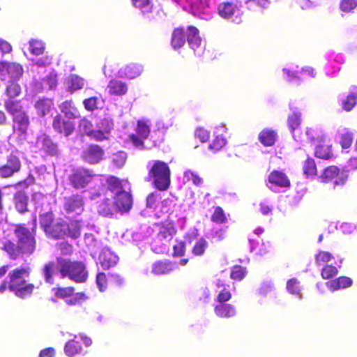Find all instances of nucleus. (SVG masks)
<instances>
[{"label":"nucleus","mask_w":357,"mask_h":357,"mask_svg":"<svg viewBox=\"0 0 357 357\" xmlns=\"http://www.w3.org/2000/svg\"><path fill=\"white\" fill-rule=\"evenodd\" d=\"M54 215L52 211H47L39 215V223L45 234L48 232L54 224Z\"/></svg>","instance_id":"nucleus-33"},{"label":"nucleus","mask_w":357,"mask_h":357,"mask_svg":"<svg viewBox=\"0 0 357 357\" xmlns=\"http://www.w3.org/2000/svg\"><path fill=\"white\" fill-rule=\"evenodd\" d=\"M54 295L58 298L64 299L74 294L75 289L72 287H56L53 289Z\"/></svg>","instance_id":"nucleus-47"},{"label":"nucleus","mask_w":357,"mask_h":357,"mask_svg":"<svg viewBox=\"0 0 357 357\" xmlns=\"http://www.w3.org/2000/svg\"><path fill=\"white\" fill-rule=\"evenodd\" d=\"M305 134L307 139L312 143H324L326 142V135L322 130H315L312 128H307Z\"/></svg>","instance_id":"nucleus-43"},{"label":"nucleus","mask_w":357,"mask_h":357,"mask_svg":"<svg viewBox=\"0 0 357 357\" xmlns=\"http://www.w3.org/2000/svg\"><path fill=\"white\" fill-rule=\"evenodd\" d=\"M22 66L16 63L5 61H0V79L6 80L8 79L6 92L8 98H14L21 93V86L18 84L23 75Z\"/></svg>","instance_id":"nucleus-4"},{"label":"nucleus","mask_w":357,"mask_h":357,"mask_svg":"<svg viewBox=\"0 0 357 357\" xmlns=\"http://www.w3.org/2000/svg\"><path fill=\"white\" fill-rule=\"evenodd\" d=\"M59 271L61 278L68 277L75 282H84L88 278V273L82 262L71 261L63 259H58Z\"/></svg>","instance_id":"nucleus-8"},{"label":"nucleus","mask_w":357,"mask_h":357,"mask_svg":"<svg viewBox=\"0 0 357 357\" xmlns=\"http://www.w3.org/2000/svg\"><path fill=\"white\" fill-rule=\"evenodd\" d=\"M109 93L112 95L122 96L127 93L128 86L126 83L116 79H112L108 84Z\"/></svg>","instance_id":"nucleus-38"},{"label":"nucleus","mask_w":357,"mask_h":357,"mask_svg":"<svg viewBox=\"0 0 357 357\" xmlns=\"http://www.w3.org/2000/svg\"><path fill=\"white\" fill-rule=\"evenodd\" d=\"M211 220L218 223H223L226 221L227 219L222 208L218 206L215 208L214 213L212 215Z\"/></svg>","instance_id":"nucleus-63"},{"label":"nucleus","mask_w":357,"mask_h":357,"mask_svg":"<svg viewBox=\"0 0 357 357\" xmlns=\"http://www.w3.org/2000/svg\"><path fill=\"white\" fill-rule=\"evenodd\" d=\"M68 89L67 91L70 93H74L77 90L82 89L84 86V79L77 75L72 74L67 79Z\"/></svg>","instance_id":"nucleus-36"},{"label":"nucleus","mask_w":357,"mask_h":357,"mask_svg":"<svg viewBox=\"0 0 357 357\" xmlns=\"http://www.w3.org/2000/svg\"><path fill=\"white\" fill-rule=\"evenodd\" d=\"M30 274L31 268L29 267L16 268L9 272L7 279L9 280L10 291L17 297L24 299L33 293L35 285L25 280Z\"/></svg>","instance_id":"nucleus-3"},{"label":"nucleus","mask_w":357,"mask_h":357,"mask_svg":"<svg viewBox=\"0 0 357 357\" xmlns=\"http://www.w3.org/2000/svg\"><path fill=\"white\" fill-rule=\"evenodd\" d=\"M333 256L331 253L324 251L319 252L316 255V263L318 265H321L324 263H327L333 259Z\"/></svg>","instance_id":"nucleus-62"},{"label":"nucleus","mask_w":357,"mask_h":357,"mask_svg":"<svg viewBox=\"0 0 357 357\" xmlns=\"http://www.w3.org/2000/svg\"><path fill=\"white\" fill-rule=\"evenodd\" d=\"M198 230L196 228L190 229L188 233L184 236V241L181 242L178 245H185L186 244H191L192 240L196 239L198 236Z\"/></svg>","instance_id":"nucleus-60"},{"label":"nucleus","mask_w":357,"mask_h":357,"mask_svg":"<svg viewBox=\"0 0 357 357\" xmlns=\"http://www.w3.org/2000/svg\"><path fill=\"white\" fill-rule=\"evenodd\" d=\"M231 298V294L229 288H223L218 293L216 297L217 302L220 303H225Z\"/></svg>","instance_id":"nucleus-61"},{"label":"nucleus","mask_w":357,"mask_h":357,"mask_svg":"<svg viewBox=\"0 0 357 357\" xmlns=\"http://www.w3.org/2000/svg\"><path fill=\"white\" fill-rule=\"evenodd\" d=\"M143 67L136 63L127 65L125 68H121L117 72V77L120 78L134 79L138 77L142 72Z\"/></svg>","instance_id":"nucleus-28"},{"label":"nucleus","mask_w":357,"mask_h":357,"mask_svg":"<svg viewBox=\"0 0 357 357\" xmlns=\"http://www.w3.org/2000/svg\"><path fill=\"white\" fill-rule=\"evenodd\" d=\"M58 266L54 261H49L43 266V272L46 283L52 284L54 283V275L58 270Z\"/></svg>","instance_id":"nucleus-39"},{"label":"nucleus","mask_w":357,"mask_h":357,"mask_svg":"<svg viewBox=\"0 0 357 357\" xmlns=\"http://www.w3.org/2000/svg\"><path fill=\"white\" fill-rule=\"evenodd\" d=\"M112 163L117 168H121L127 159V153L125 151H119L113 153L112 157Z\"/></svg>","instance_id":"nucleus-46"},{"label":"nucleus","mask_w":357,"mask_h":357,"mask_svg":"<svg viewBox=\"0 0 357 357\" xmlns=\"http://www.w3.org/2000/svg\"><path fill=\"white\" fill-rule=\"evenodd\" d=\"M118 255L109 247H102L99 252L98 260L104 270L114 267L119 262Z\"/></svg>","instance_id":"nucleus-20"},{"label":"nucleus","mask_w":357,"mask_h":357,"mask_svg":"<svg viewBox=\"0 0 357 357\" xmlns=\"http://www.w3.org/2000/svg\"><path fill=\"white\" fill-rule=\"evenodd\" d=\"M29 49L33 54L38 56L43 53L45 47L41 41L32 39L29 42Z\"/></svg>","instance_id":"nucleus-55"},{"label":"nucleus","mask_w":357,"mask_h":357,"mask_svg":"<svg viewBox=\"0 0 357 357\" xmlns=\"http://www.w3.org/2000/svg\"><path fill=\"white\" fill-rule=\"evenodd\" d=\"M327 63L324 67L325 73L327 76L335 77L340 71V67L338 66L344 62L342 54H335V52H330L327 53Z\"/></svg>","instance_id":"nucleus-21"},{"label":"nucleus","mask_w":357,"mask_h":357,"mask_svg":"<svg viewBox=\"0 0 357 357\" xmlns=\"http://www.w3.org/2000/svg\"><path fill=\"white\" fill-rule=\"evenodd\" d=\"M83 104L85 109L88 111L93 112L96 110V113H98L100 110L105 109H103V100L96 96L85 99L83 101Z\"/></svg>","instance_id":"nucleus-37"},{"label":"nucleus","mask_w":357,"mask_h":357,"mask_svg":"<svg viewBox=\"0 0 357 357\" xmlns=\"http://www.w3.org/2000/svg\"><path fill=\"white\" fill-rule=\"evenodd\" d=\"M321 144L322 143H319V144L317 145L315 147V157L324 160L331 159L333 156L332 153L331 146H324Z\"/></svg>","instance_id":"nucleus-42"},{"label":"nucleus","mask_w":357,"mask_h":357,"mask_svg":"<svg viewBox=\"0 0 357 357\" xmlns=\"http://www.w3.org/2000/svg\"><path fill=\"white\" fill-rule=\"evenodd\" d=\"M287 289L290 294L298 295L301 291L298 280L294 278L289 279L287 282Z\"/></svg>","instance_id":"nucleus-57"},{"label":"nucleus","mask_w":357,"mask_h":357,"mask_svg":"<svg viewBox=\"0 0 357 357\" xmlns=\"http://www.w3.org/2000/svg\"><path fill=\"white\" fill-rule=\"evenodd\" d=\"M352 280L346 276H340L335 280H332L326 283L327 287L332 291L341 289L347 288L352 284Z\"/></svg>","instance_id":"nucleus-30"},{"label":"nucleus","mask_w":357,"mask_h":357,"mask_svg":"<svg viewBox=\"0 0 357 357\" xmlns=\"http://www.w3.org/2000/svg\"><path fill=\"white\" fill-rule=\"evenodd\" d=\"M37 143L41 146V149L51 156H58L59 153L58 144L52 139L50 136L42 133L37 137Z\"/></svg>","instance_id":"nucleus-23"},{"label":"nucleus","mask_w":357,"mask_h":357,"mask_svg":"<svg viewBox=\"0 0 357 357\" xmlns=\"http://www.w3.org/2000/svg\"><path fill=\"white\" fill-rule=\"evenodd\" d=\"M80 229L81 225L77 220L68 223L62 219H59L45 234L48 238L53 239L70 238L75 240L80 236Z\"/></svg>","instance_id":"nucleus-7"},{"label":"nucleus","mask_w":357,"mask_h":357,"mask_svg":"<svg viewBox=\"0 0 357 357\" xmlns=\"http://www.w3.org/2000/svg\"><path fill=\"white\" fill-rule=\"evenodd\" d=\"M29 197L25 191L20 190L14 194L13 201L15 207L17 212L20 214H24L29 211L28 203Z\"/></svg>","instance_id":"nucleus-27"},{"label":"nucleus","mask_w":357,"mask_h":357,"mask_svg":"<svg viewBox=\"0 0 357 357\" xmlns=\"http://www.w3.org/2000/svg\"><path fill=\"white\" fill-rule=\"evenodd\" d=\"M174 268V265L170 262L159 261L153 264L152 273L156 275H167Z\"/></svg>","instance_id":"nucleus-35"},{"label":"nucleus","mask_w":357,"mask_h":357,"mask_svg":"<svg viewBox=\"0 0 357 357\" xmlns=\"http://www.w3.org/2000/svg\"><path fill=\"white\" fill-rule=\"evenodd\" d=\"M349 171L347 169H340L336 166H329L325 168L323 170L321 175L319 178L321 182L328 183L333 178H335L334 181V185H340L342 186L345 184L349 174Z\"/></svg>","instance_id":"nucleus-13"},{"label":"nucleus","mask_w":357,"mask_h":357,"mask_svg":"<svg viewBox=\"0 0 357 357\" xmlns=\"http://www.w3.org/2000/svg\"><path fill=\"white\" fill-rule=\"evenodd\" d=\"M87 299V296L83 292H79L74 294L72 297L67 300L66 303L70 306H75L80 305L82 301H86Z\"/></svg>","instance_id":"nucleus-56"},{"label":"nucleus","mask_w":357,"mask_h":357,"mask_svg":"<svg viewBox=\"0 0 357 357\" xmlns=\"http://www.w3.org/2000/svg\"><path fill=\"white\" fill-rule=\"evenodd\" d=\"M24 247H4V249L9 254L10 258L12 259H17L23 256Z\"/></svg>","instance_id":"nucleus-58"},{"label":"nucleus","mask_w":357,"mask_h":357,"mask_svg":"<svg viewBox=\"0 0 357 357\" xmlns=\"http://www.w3.org/2000/svg\"><path fill=\"white\" fill-rule=\"evenodd\" d=\"M136 132L137 135L144 137V139H148L150 135V128L143 121H138L136 128Z\"/></svg>","instance_id":"nucleus-54"},{"label":"nucleus","mask_w":357,"mask_h":357,"mask_svg":"<svg viewBox=\"0 0 357 357\" xmlns=\"http://www.w3.org/2000/svg\"><path fill=\"white\" fill-rule=\"evenodd\" d=\"M215 314L220 318H231L236 314V310L234 305L227 303H220L214 307Z\"/></svg>","instance_id":"nucleus-31"},{"label":"nucleus","mask_w":357,"mask_h":357,"mask_svg":"<svg viewBox=\"0 0 357 357\" xmlns=\"http://www.w3.org/2000/svg\"><path fill=\"white\" fill-rule=\"evenodd\" d=\"M241 3L238 1H223L217 6L218 14L225 20L240 24L242 22L243 12Z\"/></svg>","instance_id":"nucleus-12"},{"label":"nucleus","mask_w":357,"mask_h":357,"mask_svg":"<svg viewBox=\"0 0 357 357\" xmlns=\"http://www.w3.org/2000/svg\"><path fill=\"white\" fill-rule=\"evenodd\" d=\"M268 181L270 183L275 185L274 187H269V188L275 192H278L277 190L278 187L285 188L290 187V181L287 176L280 171L274 170L269 175Z\"/></svg>","instance_id":"nucleus-24"},{"label":"nucleus","mask_w":357,"mask_h":357,"mask_svg":"<svg viewBox=\"0 0 357 357\" xmlns=\"http://www.w3.org/2000/svg\"><path fill=\"white\" fill-rule=\"evenodd\" d=\"M108 189L113 194V199H105L98 206L99 215L107 218H116L128 213L132 206V197L122 187L120 180L115 176H110L107 180Z\"/></svg>","instance_id":"nucleus-1"},{"label":"nucleus","mask_w":357,"mask_h":357,"mask_svg":"<svg viewBox=\"0 0 357 357\" xmlns=\"http://www.w3.org/2000/svg\"><path fill=\"white\" fill-rule=\"evenodd\" d=\"M44 84L48 85L49 89L52 90L54 89L57 86V74L56 71L52 69L45 77L43 78Z\"/></svg>","instance_id":"nucleus-52"},{"label":"nucleus","mask_w":357,"mask_h":357,"mask_svg":"<svg viewBox=\"0 0 357 357\" xmlns=\"http://www.w3.org/2000/svg\"><path fill=\"white\" fill-rule=\"evenodd\" d=\"M195 135L196 137L199 138L202 142H206L209 139L210 133L202 128H198L195 132Z\"/></svg>","instance_id":"nucleus-64"},{"label":"nucleus","mask_w":357,"mask_h":357,"mask_svg":"<svg viewBox=\"0 0 357 357\" xmlns=\"http://www.w3.org/2000/svg\"><path fill=\"white\" fill-rule=\"evenodd\" d=\"M92 341L89 337H75L73 339L68 340L64 346V353L68 357H74L76 355L81 354L84 350L83 344L86 347H89Z\"/></svg>","instance_id":"nucleus-15"},{"label":"nucleus","mask_w":357,"mask_h":357,"mask_svg":"<svg viewBox=\"0 0 357 357\" xmlns=\"http://www.w3.org/2000/svg\"><path fill=\"white\" fill-rule=\"evenodd\" d=\"M146 168L149 171L145 181L151 182L160 191H165L170 185L171 171L167 163L161 160H150Z\"/></svg>","instance_id":"nucleus-5"},{"label":"nucleus","mask_w":357,"mask_h":357,"mask_svg":"<svg viewBox=\"0 0 357 357\" xmlns=\"http://www.w3.org/2000/svg\"><path fill=\"white\" fill-rule=\"evenodd\" d=\"M64 208L68 218H73L84 211V201L81 195H75L66 198Z\"/></svg>","instance_id":"nucleus-18"},{"label":"nucleus","mask_w":357,"mask_h":357,"mask_svg":"<svg viewBox=\"0 0 357 357\" xmlns=\"http://www.w3.org/2000/svg\"><path fill=\"white\" fill-rule=\"evenodd\" d=\"M78 128L82 135L91 137L97 141H103L107 139V136L103 133L97 132L96 128H93V123L86 118H83L79 121Z\"/></svg>","instance_id":"nucleus-22"},{"label":"nucleus","mask_w":357,"mask_h":357,"mask_svg":"<svg viewBox=\"0 0 357 357\" xmlns=\"http://www.w3.org/2000/svg\"><path fill=\"white\" fill-rule=\"evenodd\" d=\"M161 199V191L157 190L151 192L146 197V207L149 208H156Z\"/></svg>","instance_id":"nucleus-44"},{"label":"nucleus","mask_w":357,"mask_h":357,"mask_svg":"<svg viewBox=\"0 0 357 357\" xmlns=\"http://www.w3.org/2000/svg\"><path fill=\"white\" fill-rule=\"evenodd\" d=\"M13 119V133L9 139L18 146H22L27 140L28 129L30 126L29 117L26 112L15 115Z\"/></svg>","instance_id":"nucleus-9"},{"label":"nucleus","mask_w":357,"mask_h":357,"mask_svg":"<svg viewBox=\"0 0 357 357\" xmlns=\"http://www.w3.org/2000/svg\"><path fill=\"white\" fill-rule=\"evenodd\" d=\"M175 234L176 229L174 227V224L172 222H170L160 227L158 237L160 241L166 240L167 238L172 239Z\"/></svg>","instance_id":"nucleus-40"},{"label":"nucleus","mask_w":357,"mask_h":357,"mask_svg":"<svg viewBox=\"0 0 357 357\" xmlns=\"http://www.w3.org/2000/svg\"><path fill=\"white\" fill-rule=\"evenodd\" d=\"M289 107L291 112V114L288 116V126L291 132H292L293 138L295 141L298 142V139L296 138V136L294 134V131L301 124V113L299 108L295 106L294 104L291 102H289Z\"/></svg>","instance_id":"nucleus-26"},{"label":"nucleus","mask_w":357,"mask_h":357,"mask_svg":"<svg viewBox=\"0 0 357 357\" xmlns=\"http://www.w3.org/2000/svg\"><path fill=\"white\" fill-rule=\"evenodd\" d=\"M82 160L90 165L100 163L105 158V151L97 144H89L82 152Z\"/></svg>","instance_id":"nucleus-16"},{"label":"nucleus","mask_w":357,"mask_h":357,"mask_svg":"<svg viewBox=\"0 0 357 357\" xmlns=\"http://www.w3.org/2000/svg\"><path fill=\"white\" fill-rule=\"evenodd\" d=\"M227 143V139L222 135H217L213 142L208 145V149L217 152Z\"/></svg>","instance_id":"nucleus-53"},{"label":"nucleus","mask_w":357,"mask_h":357,"mask_svg":"<svg viewBox=\"0 0 357 357\" xmlns=\"http://www.w3.org/2000/svg\"><path fill=\"white\" fill-rule=\"evenodd\" d=\"M4 106L8 113L10 114L12 117L25 112L23 110L21 102L20 100H14V98H8L5 100Z\"/></svg>","instance_id":"nucleus-32"},{"label":"nucleus","mask_w":357,"mask_h":357,"mask_svg":"<svg viewBox=\"0 0 357 357\" xmlns=\"http://www.w3.org/2000/svg\"><path fill=\"white\" fill-rule=\"evenodd\" d=\"M278 138L277 132L268 128L264 129L258 137L259 141L265 146H273Z\"/></svg>","instance_id":"nucleus-29"},{"label":"nucleus","mask_w":357,"mask_h":357,"mask_svg":"<svg viewBox=\"0 0 357 357\" xmlns=\"http://www.w3.org/2000/svg\"><path fill=\"white\" fill-rule=\"evenodd\" d=\"M182 6L183 10L190 13L200 19L209 20L212 13L208 0H172Z\"/></svg>","instance_id":"nucleus-10"},{"label":"nucleus","mask_w":357,"mask_h":357,"mask_svg":"<svg viewBox=\"0 0 357 357\" xmlns=\"http://www.w3.org/2000/svg\"><path fill=\"white\" fill-rule=\"evenodd\" d=\"M94 174L92 171L84 168L75 169L70 176V181L73 188L79 189L85 188L91 181Z\"/></svg>","instance_id":"nucleus-17"},{"label":"nucleus","mask_w":357,"mask_h":357,"mask_svg":"<svg viewBox=\"0 0 357 357\" xmlns=\"http://www.w3.org/2000/svg\"><path fill=\"white\" fill-rule=\"evenodd\" d=\"M61 114L56 110V115L53 119L54 130L66 137L70 136L75 129V119L80 118L79 112L72 100H66L58 105Z\"/></svg>","instance_id":"nucleus-2"},{"label":"nucleus","mask_w":357,"mask_h":357,"mask_svg":"<svg viewBox=\"0 0 357 357\" xmlns=\"http://www.w3.org/2000/svg\"><path fill=\"white\" fill-rule=\"evenodd\" d=\"M337 133L340 139V143L342 149H346L349 148L353 142L354 134L347 128L339 130Z\"/></svg>","instance_id":"nucleus-41"},{"label":"nucleus","mask_w":357,"mask_h":357,"mask_svg":"<svg viewBox=\"0 0 357 357\" xmlns=\"http://www.w3.org/2000/svg\"><path fill=\"white\" fill-rule=\"evenodd\" d=\"M303 172L307 176L316 175L317 167L314 159L307 158L303 165Z\"/></svg>","instance_id":"nucleus-51"},{"label":"nucleus","mask_w":357,"mask_h":357,"mask_svg":"<svg viewBox=\"0 0 357 357\" xmlns=\"http://www.w3.org/2000/svg\"><path fill=\"white\" fill-rule=\"evenodd\" d=\"M190 47L197 54L198 48L201 45L202 39L199 36V31L197 28L193 26H188L186 31L183 28H176L172 34L171 45L174 50H177L182 47L185 41ZM200 55V52H197Z\"/></svg>","instance_id":"nucleus-6"},{"label":"nucleus","mask_w":357,"mask_h":357,"mask_svg":"<svg viewBox=\"0 0 357 357\" xmlns=\"http://www.w3.org/2000/svg\"><path fill=\"white\" fill-rule=\"evenodd\" d=\"M149 140L151 142V144L149 146H146V149H151L153 146H159L161 143L164 141V132L163 131L158 129L153 131L151 135Z\"/></svg>","instance_id":"nucleus-48"},{"label":"nucleus","mask_w":357,"mask_h":357,"mask_svg":"<svg viewBox=\"0 0 357 357\" xmlns=\"http://www.w3.org/2000/svg\"><path fill=\"white\" fill-rule=\"evenodd\" d=\"M107 109L100 110L98 113H96L94 117V123L97 132H102L105 136L113 129L114 122L111 115L107 113Z\"/></svg>","instance_id":"nucleus-19"},{"label":"nucleus","mask_w":357,"mask_h":357,"mask_svg":"<svg viewBox=\"0 0 357 357\" xmlns=\"http://www.w3.org/2000/svg\"><path fill=\"white\" fill-rule=\"evenodd\" d=\"M107 278L106 274L103 272H100L96 275V284L98 289L100 291H104L107 287Z\"/></svg>","instance_id":"nucleus-59"},{"label":"nucleus","mask_w":357,"mask_h":357,"mask_svg":"<svg viewBox=\"0 0 357 357\" xmlns=\"http://www.w3.org/2000/svg\"><path fill=\"white\" fill-rule=\"evenodd\" d=\"M338 274L337 267L332 265H326L321 271V276L324 280H330Z\"/></svg>","instance_id":"nucleus-50"},{"label":"nucleus","mask_w":357,"mask_h":357,"mask_svg":"<svg viewBox=\"0 0 357 357\" xmlns=\"http://www.w3.org/2000/svg\"><path fill=\"white\" fill-rule=\"evenodd\" d=\"M37 228V219L34 216L32 220V227L29 229L25 224L15 225L14 236L17 244L10 243L8 245H36V232Z\"/></svg>","instance_id":"nucleus-11"},{"label":"nucleus","mask_w":357,"mask_h":357,"mask_svg":"<svg viewBox=\"0 0 357 357\" xmlns=\"http://www.w3.org/2000/svg\"><path fill=\"white\" fill-rule=\"evenodd\" d=\"M247 274V269L240 265H235L231 269L230 278L234 280L241 281Z\"/></svg>","instance_id":"nucleus-45"},{"label":"nucleus","mask_w":357,"mask_h":357,"mask_svg":"<svg viewBox=\"0 0 357 357\" xmlns=\"http://www.w3.org/2000/svg\"><path fill=\"white\" fill-rule=\"evenodd\" d=\"M133 4L144 15L152 12L153 6L151 0H133Z\"/></svg>","instance_id":"nucleus-49"},{"label":"nucleus","mask_w":357,"mask_h":357,"mask_svg":"<svg viewBox=\"0 0 357 357\" xmlns=\"http://www.w3.org/2000/svg\"><path fill=\"white\" fill-rule=\"evenodd\" d=\"M357 105V86H351L345 100L342 101L344 110L350 111Z\"/></svg>","instance_id":"nucleus-34"},{"label":"nucleus","mask_w":357,"mask_h":357,"mask_svg":"<svg viewBox=\"0 0 357 357\" xmlns=\"http://www.w3.org/2000/svg\"><path fill=\"white\" fill-rule=\"evenodd\" d=\"M21 168L22 162L20 158L13 153H10L6 157V163L0 166V177L2 178H10L20 172Z\"/></svg>","instance_id":"nucleus-14"},{"label":"nucleus","mask_w":357,"mask_h":357,"mask_svg":"<svg viewBox=\"0 0 357 357\" xmlns=\"http://www.w3.org/2000/svg\"><path fill=\"white\" fill-rule=\"evenodd\" d=\"M53 102L49 98H40L35 103V108L37 111V114L42 118L52 117L53 111L56 109L53 107Z\"/></svg>","instance_id":"nucleus-25"}]
</instances>
